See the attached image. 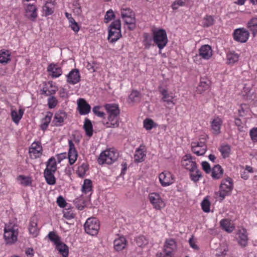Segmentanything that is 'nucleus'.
I'll return each instance as SVG.
<instances>
[{"instance_id": "nucleus-1", "label": "nucleus", "mask_w": 257, "mask_h": 257, "mask_svg": "<svg viewBox=\"0 0 257 257\" xmlns=\"http://www.w3.org/2000/svg\"><path fill=\"white\" fill-rule=\"evenodd\" d=\"M18 234L19 229L17 224L13 222L5 224L4 238L7 244H12L16 242Z\"/></svg>"}, {"instance_id": "nucleus-2", "label": "nucleus", "mask_w": 257, "mask_h": 257, "mask_svg": "<svg viewBox=\"0 0 257 257\" xmlns=\"http://www.w3.org/2000/svg\"><path fill=\"white\" fill-rule=\"evenodd\" d=\"M118 157V152L114 149H109L100 153L98 159L99 164H111L116 161Z\"/></svg>"}, {"instance_id": "nucleus-3", "label": "nucleus", "mask_w": 257, "mask_h": 257, "mask_svg": "<svg viewBox=\"0 0 257 257\" xmlns=\"http://www.w3.org/2000/svg\"><path fill=\"white\" fill-rule=\"evenodd\" d=\"M153 40L160 50L163 49L168 43L167 33L162 29H155L152 31Z\"/></svg>"}, {"instance_id": "nucleus-4", "label": "nucleus", "mask_w": 257, "mask_h": 257, "mask_svg": "<svg viewBox=\"0 0 257 257\" xmlns=\"http://www.w3.org/2000/svg\"><path fill=\"white\" fill-rule=\"evenodd\" d=\"M121 37L120 22L119 20L114 21L109 27L107 39L110 42L114 43Z\"/></svg>"}, {"instance_id": "nucleus-5", "label": "nucleus", "mask_w": 257, "mask_h": 257, "mask_svg": "<svg viewBox=\"0 0 257 257\" xmlns=\"http://www.w3.org/2000/svg\"><path fill=\"white\" fill-rule=\"evenodd\" d=\"M121 17L124 23L128 25V29L133 30L136 28L135 14L132 10L127 7L121 9Z\"/></svg>"}, {"instance_id": "nucleus-6", "label": "nucleus", "mask_w": 257, "mask_h": 257, "mask_svg": "<svg viewBox=\"0 0 257 257\" xmlns=\"http://www.w3.org/2000/svg\"><path fill=\"white\" fill-rule=\"evenodd\" d=\"M177 249L175 240L172 238L166 239L163 247V252H159L156 257H173L174 253Z\"/></svg>"}, {"instance_id": "nucleus-7", "label": "nucleus", "mask_w": 257, "mask_h": 257, "mask_svg": "<svg viewBox=\"0 0 257 257\" xmlns=\"http://www.w3.org/2000/svg\"><path fill=\"white\" fill-rule=\"evenodd\" d=\"M233 188V184L231 178L227 177L222 180L218 193L221 200H223L225 196L230 195Z\"/></svg>"}, {"instance_id": "nucleus-8", "label": "nucleus", "mask_w": 257, "mask_h": 257, "mask_svg": "<svg viewBox=\"0 0 257 257\" xmlns=\"http://www.w3.org/2000/svg\"><path fill=\"white\" fill-rule=\"evenodd\" d=\"M84 227L87 234L93 236L95 235L98 233L99 229V222L96 218H89L86 221Z\"/></svg>"}, {"instance_id": "nucleus-9", "label": "nucleus", "mask_w": 257, "mask_h": 257, "mask_svg": "<svg viewBox=\"0 0 257 257\" xmlns=\"http://www.w3.org/2000/svg\"><path fill=\"white\" fill-rule=\"evenodd\" d=\"M148 199L153 207L156 210H161L166 206L165 201L158 193H149Z\"/></svg>"}, {"instance_id": "nucleus-10", "label": "nucleus", "mask_w": 257, "mask_h": 257, "mask_svg": "<svg viewBox=\"0 0 257 257\" xmlns=\"http://www.w3.org/2000/svg\"><path fill=\"white\" fill-rule=\"evenodd\" d=\"M159 181L163 187H167L172 184L174 182V177L173 174L167 171H165L160 174Z\"/></svg>"}, {"instance_id": "nucleus-11", "label": "nucleus", "mask_w": 257, "mask_h": 257, "mask_svg": "<svg viewBox=\"0 0 257 257\" xmlns=\"http://www.w3.org/2000/svg\"><path fill=\"white\" fill-rule=\"evenodd\" d=\"M25 16L28 19L34 21L38 17L37 8L34 4H27L24 5Z\"/></svg>"}, {"instance_id": "nucleus-12", "label": "nucleus", "mask_w": 257, "mask_h": 257, "mask_svg": "<svg viewBox=\"0 0 257 257\" xmlns=\"http://www.w3.org/2000/svg\"><path fill=\"white\" fill-rule=\"evenodd\" d=\"M192 152L197 156L203 155L206 150L207 147L204 141H195L191 143Z\"/></svg>"}, {"instance_id": "nucleus-13", "label": "nucleus", "mask_w": 257, "mask_h": 257, "mask_svg": "<svg viewBox=\"0 0 257 257\" xmlns=\"http://www.w3.org/2000/svg\"><path fill=\"white\" fill-rule=\"evenodd\" d=\"M248 32L244 28H240L234 30L233 33L234 39L241 43L246 42L249 37Z\"/></svg>"}, {"instance_id": "nucleus-14", "label": "nucleus", "mask_w": 257, "mask_h": 257, "mask_svg": "<svg viewBox=\"0 0 257 257\" xmlns=\"http://www.w3.org/2000/svg\"><path fill=\"white\" fill-rule=\"evenodd\" d=\"M29 154L32 159H36L40 157L42 153V147L39 142H33L30 148Z\"/></svg>"}, {"instance_id": "nucleus-15", "label": "nucleus", "mask_w": 257, "mask_h": 257, "mask_svg": "<svg viewBox=\"0 0 257 257\" xmlns=\"http://www.w3.org/2000/svg\"><path fill=\"white\" fill-rule=\"evenodd\" d=\"M102 123L106 128H117L119 125V116H107Z\"/></svg>"}, {"instance_id": "nucleus-16", "label": "nucleus", "mask_w": 257, "mask_h": 257, "mask_svg": "<svg viewBox=\"0 0 257 257\" xmlns=\"http://www.w3.org/2000/svg\"><path fill=\"white\" fill-rule=\"evenodd\" d=\"M223 120L219 116L214 117L210 121L211 130L214 135H217L220 133V128Z\"/></svg>"}, {"instance_id": "nucleus-17", "label": "nucleus", "mask_w": 257, "mask_h": 257, "mask_svg": "<svg viewBox=\"0 0 257 257\" xmlns=\"http://www.w3.org/2000/svg\"><path fill=\"white\" fill-rule=\"evenodd\" d=\"M67 82L72 85L78 83L80 81V74L79 71L77 69H74L71 70L67 75Z\"/></svg>"}, {"instance_id": "nucleus-18", "label": "nucleus", "mask_w": 257, "mask_h": 257, "mask_svg": "<svg viewBox=\"0 0 257 257\" xmlns=\"http://www.w3.org/2000/svg\"><path fill=\"white\" fill-rule=\"evenodd\" d=\"M198 55L204 60H209L212 56V50L208 45L201 46L198 50Z\"/></svg>"}, {"instance_id": "nucleus-19", "label": "nucleus", "mask_w": 257, "mask_h": 257, "mask_svg": "<svg viewBox=\"0 0 257 257\" xmlns=\"http://www.w3.org/2000/svg\"><path fill=\"white\" fill-rule=\"evenodd\" d=\"M57 90V88L55 84L52 81H49L41 89V92L42 94L49 96L55 94Z\"/></svg>"}, {"instance_id": "nucleus-20", "label": "nucleus", "mask_w": 257, "mask_h": 257, "mask_svg": "<svg viewBox=\"0 0 257 257\" xmlns=\"http://www.w3.org/2000/svg\"><path fill=\"white\" fill-rule=\"evenodd\" d=\"M67 117V114L62 110H59L55 113L52 121L54 125L59 126L63 124L64 120Z\"/></svg>"}, {"instance_id": "nucleus-21", "label": "nucleus", "mask_w": 257, "mask_h": 257, "mask_svg": "<svg viewBox=\"0 0 257 257\" xmlns=\"http://www.w3.org/2000/svg\"><path fill=\"white\" fill-rule=\"evenodd\" d=\"M68 145L69 147L68 154L69 162L70 165H72L76 161L78 154L75 148L74 144L71 140H69Z\"/></svg>"}, {"instance_id": "nucleus-22", "label": "nucleus", "mask_w": 257, "mask_h": 257, "mask_svg": "<svg viewBox=\"0 0 257 257\" xmlns=\"http://www.w3.org/2000/svg\"><path fill=\"white\" fill-rule=\"evenodd\" d=\"M182 165L189 171L194 170L197 168L195 161L192 160V157L190 155H186L182 161Z\"/></svg>"}, {"instance_id": "nucleus-23", "label": "nucleus", "mask_w": 257, "mask_h": 257, "mask_svg": "<svg viewBox=\"0 0 257 257\" xmlns=\"http://www.w3.org/2000/svg\"><path fill=\"white\" fill-rule=\"evenodd\" d=\"M78 108L80 114L85 115L88 114L90 111V106L83 98H79L77 100Z\"/></svg>"}, {"instance_id": "nucleus-24", "label": "nucleus", "mask_w": 257, "mask_h": 257, "mask_svg": "<svg viewBox=\"0 0 257 257\" xmlns=\"http://www.w3.org/2000/svg\"><path fill=\"white\" fill-rule=\"evenodd\" d=\"M104 108L106 110L107 116H119L120 110L116 104H106Z\"/></svg>"}, {"instance_id": "nucleus-25", "label": "nucleus", "mask_w": 257, "mask_h": 257, "mask_svg": "<svg viewBox=\"0 0 257 257\" xmlns=\"http://www.w3.org/2000/svg\"><path fill=\"white\" fill-rule=\"evenodd\" d=\"M47 71L50 74L53 78H58L60 77L62 73V69L57 65L51 63L48 68Z\"/></svg>"}, {"instance_id": "nucleus-26", "label": "nucleus", "mask_w": 257, "mask_h": 257, "mask_svg": "<svg viewBox=\"0 0 257 257\" xmlns=\"http://www.w3.org/2000/svg\"><path fill=\"white\" fill-rule=\"evenodd\" d=\"M114 248L116 251L123 249L126 245V240L124 237L119 236L113 242Z\"/></svg>"}, {"instance_id": "nucleus-27", "label": "nucleus", "mask_w": 257, "mask_h": 257, "mask_svg": "<svg viewBox=\"0 0 257 257\" xmlns=\"http://www.w3.org/2000/svg\"><path fill=\"white\" fill-rule=\"evenodd\" d=\"M237 240L238 242L241 246H245L247 244L248 237L245 229L242 228L238 230Z\"/></svg>"}, {"instance_id": "nucleus-28", "label": "nucleus", "mask_w": 257, "mask_h": 257, "mask_svg": "<svg viewBox=\"0 0 257 257\" xmlns=\"http://www.w3.org/2000/svg\"><path fill=\"white\" fill-rule=\"evenodd\" d=\"M24 111L22 109H11V115L13 121L16 123L18 124L22 118Z\"/></svg>"}, {"instance_id": "nucleus-29", "label": "nucleus", "mask_w": 257, "mask_h": 257, "mask_svg": "<svg viewBox=\"0 0 257 257\" xmlns=\"http://www.w3.org/2000/svg\"><path fill=\"white\" fill-rule=\"evenodd\" d=\"M146 156V151L142 146H140L135 152L134 155L135 161L136 162L140 163L144 161Z\"/></svg>"}, {"instance_id": "nucleus-30", "label": "nucleus", "mask_w": 257, "mask_h": 257, "mask_svg": "<svg viewBox=\"0 0 257 257\" xmlns=\"http://www.w3.org/2000/svg\"><path fill=\"white\" fill-rule=\"evenodd\" d=\"M239 58V55L234 51H229L226 54V63L228 65H233L237 63Z\"/></svg>"}, {"instance_id": "nucleus-31", "label": "nucleus", "mask_w": 257, "mask_h": 257, "mask_svg": "<svg viewBox=\"0 0 257 257\" xmlns=\"http://www.w3.org/2000/svg\"><path fill=\"white\" fill-rule=\"evenodd\" d=\"M92 187L93 186L91 180L88 179H85L82 185L81 191L84 194H87L89 193L91 194L92 191Z\"/></svg>"}, {"instance_id": "nucleus-32", "label": "nucleus", "mask_w": 257, "mask_h": 257, "mask_svg": "<svg viewBox=\"0 0 257 257\" xmlns=\"http://www.w3.org/2000/svg\"><path fill=\"white\" fill-rule=\"evenodd\" d=\"M57 170V164L54 157L50 158L46 164V168L44 172L55 173Z\"/></svg>"}, {"instance_id": "nucleus-33", "label": "nucleus", "mask_w": 257, "mask_h": 257, "mask_svg": "<svg viewBox=\"0 0 257 257\" xmlns=\"http://www.w3.org/2000/svg\"><path fill=\"white\" fill-rule=\"evenodd\" d=\"M11 60V53L8 50H0V63L1 64H8Z\"/></svg>"}, {"instance_id": "nucleus-34", "label": "nucleus", "mask_w": 257, "mask_h": 257, "mask_svg": "<svg viewBox=\"0 0 257 257\" xmlns=\"http://www.w3.org/2000/svg\"><path fill=\"white\" fill-rule=\"evenodd\" d=\"M210 84V81L205 78H201L199 85L197 87V91L201 93L209 88Z\"/></svg>"}, {"instance_id": "nucleus-35", "label": "nucleus", "mask_w": 257, "mask_h": 257, "mask_svg": "<svg viewBox=\"0 0 257 257\" xmlns=\"http://www.w3.org/2000/svg\"><path fill=\"white\" fill-rule=\"evenodd\" d=\"M220 224L222 229L229 233L231 232L234 228L233 224H232L230 221L227 219H223L221 220L220 221Z\"/></svg>"}, {"instance_id": "nucleus-36", "label": "nucleus", "mask_w": 257, "mask_h": 257, "mask_svg": "<svg viewBox=\"0 0 257 257\" xmlns=\"http://www.w3.org/2000/svg\"><path fill=\"white\" fill-rule=\"evenodd\" d=\"M83 128L85 130L87 136L90 137L93 135V130L92 124L89 119L85 118L84 122Z\"/></svg>"}, {"instance_id": "nucleus-37", "label": "nucleus", "mask_w": 257, "mask_h": 257, "mask_svg": "<svg viewBox=\"0 0 257 257\" xmlns=\"http://www.w3.org/2000/svg\"><path fill=\"white\" fill-rule=\"evenodd\" d=\"M17 180L19 183L24 186H31L32 183V178L29 176L19 175Z\"/></svg>"}, {"instance_id": "nucleus-38", "label": "nucleus", "mask_w": 257, "mask_h": 257, "mask_svg": "<svg viewBox=\"0 0 257 257\" xmlns=\"http://www.w3.org/2000/svg\"><path fill=\"white\" fill-rule=\"evenodd\" d=\"M54 4L53 2H47L43 7V11L45 16L52 15L54 12Z\"/></svg>"}, {"instance_id": "nucleus-39", "label": "nucleus", "mask_w": 257, "mask_h": 257, "mask_svg": "<svg viewBox=\"0 0 257 257\" xmlns=\"http://www.w3.org/2000/svg\"><path fill=\"white\" fill-rule=\"evenodd\" d=\"M52 115L51 112H47L45 116L42 119L41 128L42 130L45 131L47 128L51 120Z\"/></svg>"}, {"instance_id": "nucleus-40", "label": "nucleus", "mask_w": 257, "mask_h": 257, "mask_svg": "<svg viewBox=\"0 0 257 257\" xmlns=\"http://www.w3.org/2000/svg\"><path fill=\"white\" fill-rule=\"evenodd\" d=\"M228 251V246L226 243H223L220 244L216 249V256L217 257H224Z\"/></svg>"}, {"instance_id": "nucleus-41", "label": "nucleus", "mask_w": 257, "mask_h": 257, "mask_svg": "<svg viewBox=\"0 0 257 257\" xmlns=\"http://www.w3.org/2000/svg\"><path fill=\"white\" fill-rule=\"evenodd\" d=\"M56 248L63 257H68L69 250L68 246L65 244L61 242L56 246Z\"/></svg>"}, {"instance_id": "nucleus-42", "label": "nucleus", "mask_w": 257, "mask_h": 257, "mask_svg": "<svg viewBox=\"0 0 257 257\" xmlns=\"http://www.w3.org/2000/svg\"><path fill=\"white\" fill-rule=\"evenodd\" d=\"M223 174V170L219 165L215 166L212 170V177L213 179H218L221 177Z\"/></svg>"}, {"instance_id": "nucleus-43", "label": "nucleus", "mask_w": 257, "mask_h": 257, "mask_svg": "<svg viewBox=\"0 0 257 257\" xmlns=\"http://www.w3.org/2000/svg\"><path fill=\"white\" fill-rule=\"evenodd\" d=\"M55 173L44 172V176L47 184L50 185L56 183V178L54 176Z\"/></svg>"}, {"instance_id": "nucleus-44", "label": "nucleus", "mask_w": 257, "mask_h": 257, "mask_svg": "<svg viewBox=\"0 0 257 257\" xmlns=\"http://www.w3.org/2000/svg\"><path fill=\"white\" fill-rule=\"evenodd\" d=\"M30 233L33 236L36 237L39 233V229L37 227V223L34 220L31 221L29 227Z\"/></svg>"}, {"instance_id": "nucleus-45", "label": "nucleus", "mask_w": 257, "mask_h": 257, "mask_svg": "<svg viewBox=\"0 0 257 257\" xmlns=\"http://www.w3.org/2000/svg\"><path fill=\"white\" fill-rule=\"evenodd\" d=\"M247 27L253 35L257 33V18H253L247 23Z\"/></svg>"}, {"instance_id": "nucleus-46", "label": "nucleus", "mask_w": 257, "mask_h": 257, "mask_svg": "<svg viewBox=\"0 0 257 257\" xmlns=\"http://www.w3.org/2000/svg\"><path fill=\"white\" fill-rule=\"evenodd\" d=\"M141 98V93L137 90H133L128 96V100L131 102H136L140 101Z\"/></svg>"}, {"instance_id": "nucleus-47", "label": "nucleus", "mask_w": 257, "mask_h": 257, "mask_svg": "<svg viewBox=\"0 0 257 257\" xmlns=\"http://www.w3.org/2000/svg\"><path fill=\"white\" fill-rule=\"evenodd\" d=\"M160 93L163 96L162 98V101L166 102L167 103L173 102V97L169 94L167 90L165 89H162L160 90Z\"/></svg>"}, {"instance_id": "nucleus-48", "label": "nucleus", "mask_w": 257, "mask_h": 257, "mask_svg": "<svg viewBox=\"0 0 257 257\" xmlns=\"http://www.w3.org/2000/svg\"><path fill=\"white\" fill-rule=\"evenodd\" d=\"M49 239L53 242V243L57 246L61 242L60 237L54 232H50L48 235Z\"/></svg>"}, {"instance_id": "nucleus-49", "label": "nucleus", "mask_w": 257, "mask_h": 257, "mask_svg": "<svg viewBox=\"0 0 257 257\" xmlns=\"http://www.w3.org/2000/svg\"><path fill=\"white\" fill-rule=\"evenodd\" d=\"M88 169V166L87 164L86 163H82L78 167L76 173L79 177L82 178L85 176Z\"/></svg>"}, {"instance_id": "nucleus-50", "label": "nucleus", "mask_w": 257, "mask_h": 257, "mask_svg": "<svg viewBox=\"0 0 257 257\" xmlns=\"http://www.w3.org/2000/svg\"><path fill=\"white\" fill-rule=\"evenodd\" d=\"M144 128L148 131L157 126V124L151 119L146 118L143 121Z\"/></svg>"}, {"instance_id": "nucleus-51", "label": "nucleus", "mask_w": 257, "mask_h": 257, "mask_svg": "<svg viewBox=\"0 0 257 257\" xmlns=\"http://www.w3.org/2000/svg\"><path fill=\"white\" fill-rule=\"evenodd\" d=\"M190 172L191 179L194 182H197L201 177V174L197 168L196 169H194V170L191 171Z\"/></svg>"}, {"instance_id": "nucleus-52", "label": "nucleus", "mask_w": 257, "mask_h": 257, "mask_svg": "<svg viewBox=\"0 0 257 257\" xmlns=\"http://www.w3.org/2000/svg\"><path fill=\"white\" fill-rule=\"evenodd\" d=\"M136 242L138 246L143 247L148 243V240L144 236H139L136 238Z\"/></svg>"}, {"instance_id": "nucleus-53", "label": "nucleus", "mask_w": 257, "mask_h": 257, "mask_svg": "<svg viewBox=\"0 0 257 257\" xmlns=\"http://www.w3.org/2000/svg\"><path fill=\"white\" fill-rule=\"evenodd\" d=\"M219 151L224 158L229 156L230 152V147L228 145L221 146L219 148Z\"/></svg>"}, {"instance_id": "nucleus-54", "label": "nucleus", "mask_w": 257, "mask_h": 257, "mask_svg": "<svg viewBox=\"0 0 257 257\" xmlns=\"http://www.w3.org/2000/svg\"><path fill=\"white\" fill-rule=\"evenodd\" d=\"M214 20L212 16H207L202 20V25L204 27H209L213 24Z\"/></svg>"}, {"instance_id": "nucleus-55", "label": "nucleus", "mask_w": 257, "mask_h": 257, "mask_svg": "<svg viewBox=\"0 0 257 257\" xmlns=\"http://www.w3.org/2000/svg\"><path fill=\"white\" fill-rule=\"evenodd\" d=\"M144 41L143 44L146 49H149L152 43V38L147 33H145L144 35Z\"/></svg>"}, {"instance_id": "nucleus-56", "label": "nucleus", "mask_w": 257, "mask_h": 257, "mask_svg": "<svg viewBox=\"0 0 257 257\" xmlns=\"http://www.w3.org/2000/svg\"><path fill=\"white\" fill-rule=\"evenodd\" d=\"M201 205L204 212L208 213L210 211V202L208 199L204 198L201 202Z\"/></svg>"}, {"instance_id": "nucleus-57", "label": "nucleus", "mask_w": 257, "mask_h": 257, "mask_svg": "<svg viewBox=\"0 0 257 257\" xmlns=\"http://www.w3.org/2000/svg\"><path fill=\"white\" fill-rule=\"evenodd\" d=\"M251 88L245 85L241 91L242 96L246 97V99H250L251 97Z\"/></svg>"}, {"instance_id": "nucleus-58", "label": "nucleus", "mask_w": 257, "mask_h": 257, "mask_svg": "<svg viewBox=\"0 0 257 257\" xmlns=\"http://www.w3.org/2000/svg\"><path fill=\"white\" fill-rule=\"evenodd\" d=\"M187 0H176L172 5V8L173 10H177L180 7L185 6Z\"/></svg>"}, {"instance_id": "nucleus-59", "label": "nucleus", "mask_w": 257, "mask_h": 257, "mask_svg": "<svg viewBox=\"0 0 257 257\" xmlns=\"http://www.w3.org/2000/svg\"><path fill=\"white\" fill-rule=\"evenodd\" d=\"M114 18V14L112 10H109L106 12L104 21L105 23H108L109 21H111Z\"/></svg>"}, {"instance_id": "nucleus-60", "label": "nucleus", "mask_w": 257, "mask_h": 257, "mask_svg": "<svg viewBox=\"0 0 257 257\" xmlns=\"http://www.w3.org/2000/svg\"><path fill=\"white\" fill-rule=\"evenodd\" d=\"M249 136L252 142L257 143V126L252 128L249 131Z\"/></svg>"}, {"instance_id": "nucleus-61", "label": "nucleus", "mask_w": 257, "mask_h": 257, "mask_svg": "<svg viewBox=\"0 0 257 257\" xmlns=\"http://www.w3.org/2000/svg\"><path fill=\"white\" fill-rule=\"evenodd\" d=\"M57 104V100L56 98L52 96L50 97L48 99V104L49 107L50 108H54Z\"/></svg>"}, {"instance_id": "nucleus-62", "label": "nucleus", "mask_w": 257, "mask_h": 257, "mask_svg": "<svg viewBox=\"0 0 257 257\" xmlns=\"http://www.w3.org/2000/svg\"><path fill=\"white\" fill-rule=\"evenodd\" d=\"M100 106H96L93 107L92 111L96 115L100 117H103L105 115V113L103 111H100Z\"/></svg>"}, {"instance_id": "nucleus-63", "label": "nucleus", "mask_w": 257, "mask_h": 257, "mask_svg": "<svg viewBox=\"0 0 257 257\" xmlns=\"http://www.w3.org/2000/svg\"><path fill=\"white\" fill-rule=\"evenodd\" d=\"M73 11L77 15L81 14V10L80 4L77 2H75L73 4Z\"/></svg>"}, {"instance_id": "nucleus-64", "label": "nucleus", "mask_w": 257, "mask_h": 257, "mask_svg": "<svg viewBox=\"0 0 257 257\" xmlns=\"http://www.w3.org/2000/svg\"><path fill=\"white\" fill-rule=\"evenodd\" d=\"M57 203L58 206L60 207H64L66 205V202L64 198L61 196H59L57 199Z\"/></svg>"}]
</instances>
